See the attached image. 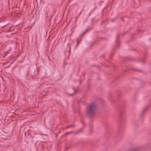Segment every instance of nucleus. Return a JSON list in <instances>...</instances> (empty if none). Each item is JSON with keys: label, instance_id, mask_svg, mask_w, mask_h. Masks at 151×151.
<instances>
[{"label": "nucleus", "instance_id": "nucleus-1", "mask_svg": "<svg viewBox=\"0 0 151 151\" xmlns=\"http://www.w3.org/2000/svg\"><path fill=\"white\" fill-rule=\"evenodd\" d=\"M96 109L95 104L94 103H91L87 108L86 112L87 114L91 116L93 115Z\"/></svg>", "mask_w": 151, "mask_h": 151}, {"label": "nucleus", "instance_id": "nucleus-2", "mask_svg": "<svg viewBox=\"0 0 151 151\" xmlns=\"http://www.w3.org/2000/svg\"><path fill=\"white\" fill-rule=\"evenodd\" d=\"M147 108H145V109H144L143 110L142 112V114H141V117L143 116L144 115V112L146 110H147Z\"/></svg>", "mask_w": 151, "mask_h": 151}, {"label": "nucleus", "instance_id": "nucleus-3", "mask_svg": "<svg viewBox=\"0 0 151 151\" xmlns=\"http://www.w3.org/2000/svg\"><path fill=\"white\" fill-rule=\"evenodd\" d=\"M85 33V32H84L83 34H82L81 35V37H82V36H83V35Z\"/></svg>", "mask_w": 151, "mask_h": 151}, {"label": "nucleus", "instance_id": "nucleus-4", "mask_svg": "<svg viewBox=\"0 0 151 151\" xmlns=\"http://www.w3.org/2000/svg\"><path fill=\"white\" fill-rule=\"evenodd\" d=\"M78 40H77V45H78Z\"/></svg>", "mask_w": 151, "mask_h": 151}, {"label": "nucleus", "instance_id": "nucleus-5", "mask_svg": "<svg viewBox=\"0 0 151 151\" xmlns=\"http://www.w3.org/2000/svg\"><path fill=\"white\" fill-rule=\"evenodd\" d=\"M71 95V96L73 95V94H71V95Z\"/></svg>", "mask_w": 151, "mask_h": 151}, {"label": "nucleus", "instance_id": "nucleus-6", "mask_svg": "<svg viewBox=\"0 0 151 151\" xmlns=\"http://www.w3.org/2000/svg\"><path fill=\"white\" fill-rule=\"evenodd\" d=\"M71 133V132H69V133Z\"/></svg>", "mask_w": 151, "mask_h": 151}]
</instances>
